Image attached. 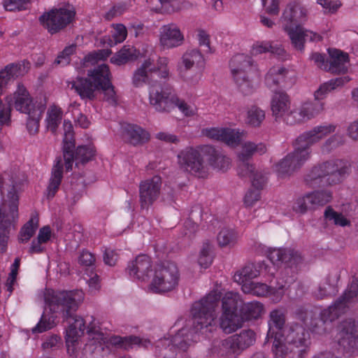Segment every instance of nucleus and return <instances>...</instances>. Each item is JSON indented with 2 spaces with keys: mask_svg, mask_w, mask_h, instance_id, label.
<instances>
[{
  "mask_svg": "<svg viewBox=\"0 0 358 358\" xmlns=\"http://www.w3.org/2000/svg\"><path fill=\"white\" fill-rule=\"evenodd\" d=\"M336 128L335 124L326 123L315 126L301 134L293 143L294 156H309L310 153H313V150L316 148L313 145L334 133Z\"/></svg>",
  "mask_w": 358,
  "mask_h": 358,
  "instance_id": "8",
  "label": "nucleus"
},
{
  "mask_svg": "<svg viewBox=\"0 0 358 358\" xmlns=\"http://www.w3.org/2000/svg\"><path fill=\"white\" fill-rule=\"evenodd\" d=\"M307 19L308 10L305 7L298 3H290L287 6L282 15V27H285L286 24L294 27L301 26Z\"/></svg>",
  "mask_w": 358,
  "mask_h": 358,
  "instance_id": "27",
  "label": "nucleus"
},
{
  "mask_svg": "<svg viewBox=\"0 0 358 358\" xmlns=\"http://www.w3.org/2000/svg\"><path fill=\"white\" fill-rule=\"evenodd\" d=\"M75 15L73 6L68 5L52 9L41 16L40 21L50 33L55 34L69 24L73 20Z\"/></svg>",
  "mask_w": 358,
  "mask_h": 358,
  "instance_id": "12",
  "label": "nucleus"
},
{
  "mask_svg": "<svg viewBox=\"0 0 358 358\" xmlns=\"http://www.w3.org/2000/svg\"><path fill=\"white\" fill-rule=\"evenodd\" d=\"M110 54L111 51L108 49L100 50L91 52L84 58L83 65L85 67L94 65L99 61L106 59Z\"/></svg>",
  "mask_w": 358,
  "mask_h": 358,
  "instance_id": "56",
  "label": "nucleus"
},
{
  "mask_svg": "<svg viewBox=\"0 0 358 358\" xmlns=\"http://www.w3.org/2000/svg\"><path fill=\"white\" fill-rule=\"evenodd\" d=\"M8 198L9 199V215H6L3 213L0 218V252L1 253L6 251L12 222H15L18 217L19 197L14 185L8 192Z\"/></svg>",
  "mask_w": 358,
  "mask_h": 358,
  "instance_id": "13",
  "label": "nucleus"
},
{
  "mask_svg": "<svg viewBox=\"0 0 358 358\" xmlns=\"http://www.w3.org/2000/svg\"><path fill=\"white\" fill-rule=\"evenodd\" d=\"M184 157H215V149L209 145H199L195 148H187L183 152Z\"/></svg>",
  "mask_w": 358,
  "mask_h": 358,
  "instance_id": "48",
  "label": "nucleus"
},
{
  "mask_svg": "<svg viewBox=\"0 0 358 358\" xmlns=\"http://www.w3.org/2000/svg\"><path fill=\"white\" fill-rule=\"evenodd\" d=\"M271 287L261 282H246L242 285L243 291L246 294H251L257 296H266L270 289Z\"/></svg>",
  "mask_w": 358,
  "mask_h": 358,
  "instance_id": "51",
  "label": "nucleus"
},
{
  "mask_svg": "<svg viewBox=\"0 0 358 358\" xmlns=\"http://www.w3.org/2000/svg\"><path fill=\"white\" fill-rule=\"evenodd\" d=\"M111 38L110 36H104L102 39L103 44L110 47L123 42L127 36V30L124 25L116 24L112 25Z\"/></svg>",
  "mask_w": 358,
  "mask_h": 358,
  "instance_id": "42",
  "label": "nucleus"
},
{
  "mask_svg": "<svg viewBox=\"0 0 358 358\" xmlns=\"http://www.w3.org/2000/svg\"><path fill=\"white\" fill-rule=\"evenodd\" d=\"M217 242L221 248L232 246L235 244L237 235L234 230L229 228H223L217 236Z\"/></svg>",
  "mask_w": 358,
  "mask_h": 358,
  "instance_id": "53",
  "label": "nucleus"
},
{
  "mask_svg": "<svg viewBox=\"0 0 358 358\" xmlns=\"http://www.w3.org/2000/svg\"><path fill=\"white\" fill-rule=\"evenodd\" d=\"M279 340L280 345H284L287 350L282 357L275 356L276 358H285L288 354L289 346L303 347L308 346L309 334L303 327L299 324H294L289 327H285Z\"/></svg>",
  "mask_w": 358,
  "mask_h": 358,
  "instance_id": "17",
  "label": "nucleus"
},
{
  "mask_svg": "<svg viewBox=\"0 0 358 358\" xmlns=\"http://www.w3.org/2000/svg\"><path fill=\"white\" fill-rule=\"evenodd\" d=\"M180 169L195 175L199 178H205L208 173V166L203 164V158H178Z\"/></svg>",
  "mask_w": 358,
  "mask_h": 358,
  "instance_id": "33",
  "label": "nucleus"
},
{
  "mask_svg": "<svg viewBox=\"0 0 358 358\" xmlns=\"http://www.w3.org/2000/svg\"><path fill=\"white\" fill-rule=\"evenodd\" d=\"M324 219L335 225L345 227L350 224V222L341 213L334 210L331 206H327L324 213Z\"/></svg>",
  "mask_w": 358,
  "mask_h": 358,
  "instance_id": "52",
  "label": "nucleus"
},
{
  "mask_svg": "<svg viewBox=\"0 0 358 358\" xmlns=\"http://www.w3.org/2000/svg\"><path fill=\"white\" fill-rule=\"evenodd\" d=\"M312 306L309 304L301 305L296 307L294 314L297 319L300 320L304 323H307L308 320H311L316 313L314 311Z\"/></svg>",
  "mask_w": 358,
  "mask_h": 358,
  "instance_id": "57",
  "label": "nucleus"
},
{
  "mask_svg": "<svg viewBox=\"0 0 358 358\" xmlns=\"http://www.w3.org/2000/svg\"><path fill=\"white\" fill-rule=\"evenodd\" d=\"M66 321L69 324L68 329L66 330V341L73 343L78 337L84 335L85 322L83 317L78 316L76 313H73V316L69 317Z\"/></svg>",
  "mask_w": 358,
  "mask_h": 358,
  "instance_id": "34",
  "label": "nucleus"
},
{
  "mask_svg": "<svg viewBox=\"0 0 358 358\" xmlns=\"http://www.w3.org/2000/svg\"><path fill=\"white\" fill-rule=\"evenodd\" d=\"M211 246L209 243H204L201 250L198 262L201 267L205 268L210 266L213 262V257L210 255Z\"/></svg>",
  "mask_w": 358,
  "mask_h": 358,
  "instance_id": "59",
  "label": "nucleus"
},
{
  "mask_svg": "<svg viewBox=\"0 0 358 358\" xmlns=\"http://www.w3.org/2000/svg\"><path fill=\"white\" fill-rule=\"evenodd\" d=\"M184 35L176 24L162 26L159 30V43L163 50H169L181 45Z\"/></svg>",
  "mask_w": 358,
  "mask_h": 358,
  "instance_id": "23",
  "label": "nucleus"
},
{
  "mask_svg": "<svg viewBox=\"0 0 358 358\" xmlns=\"http://www.w3.org/2000/svg\"><path fill=\"white\" fill-rule=\"evenodd\" d=\"M236 164L237 174L241 178L250 177L257 170L252 158H237Z\"/></svg>",
  "mask_w": 358,
  "mask_h": 358,
  "instance_id": "49",
  "label": "nucleus"
},
{
  "mask_svg": "<svg viewBox=\"0 0 358 358\" xmlns=\"http://www.w3.org/2000/svg\"><path fill=\"white\" fill-rule=\"evenodd\" d=\"M289 73L294 75L293 72H289L280 66H273L268 71L266 76V83L269 87H272L285 80L287 75Z\"/></svg>",
  "mask_w": 358,
  "mask_h": 358,
  "instance_id": "46",
  "label": "nucleus"
},
{
  "mask_svg": "<svg viewBox=\"0 0 358 358\" xmlns=\"http://www.w3.org/2000/svg\"><path fill=\"white\" fill-rule=\"evenodd\" d=\"M265 119V112L257 106H251L245 110V122L253 127H259Z\"/></svg>",
  "mask_w": 358,
  "mask_h": 358,
  "instance_id": "44",
  "label": "nucleus"
},
{
  "mask_svg": "<svg viewBox=\"0 0 358 358\" xmlns=\"http://www.w3.org/2000/svg\"><path fill=\"white\" fill-rule=\"evenodd\" d=\"M358 297V278H353L350 285L345 292L337 299L341 301V305L345 306V310L349 308L350 303L355 302Z\"/></svg>",
  "mask_w": 358,
  "mask_h": 358,
  "instance_id": "45",
  "label": "nucleus"
},
{
  "mask_svg": "<svg viewBox=\"0 0 358 358\" xmlns=\"http://www.w3.org/2000/svg\"><path fill=\"white\" fill-rule=\"evenodd\" d=\"M260 191L257 189H250L245 195L244 203L247 206H252L260 199Z\"/></svg>",
  "mask_w": 358,
  "mask_h": 358,
  "instance_id": "62",
  "label": "nucleus"
},
{
  "mask_svg": "<svg viewBox=\"0 0 358 358\" xmlns=\"http://www.w3.org/2000/svg\"><path fill=\"white\" fill-rule=\"evenodd\" d=\"M169 59L167 57H159L155 61V57L151 55L135 71L133 83L136 86H141L144 83L150 85L149 101L157 111L170 112L177 107L184 115L193 116L196 113V107L180 99L171 87L159 83L152 84L155 74L164 79L169 77Z\"/></svg>",
  "mask_w": 358,
  "mask_h": 358,
  "instance_id": "1",
  "label": "nucleus"
},
{
  "mask_svg": "<svg viewBox=\"0 0 358 358\" xmlns=\"http://www.w3.org/2000/svg\"><path fill=\"white\" fill-rule=\"evenodd\" d=\"M222 308L220 327L225 334H231L241 328L245 321L259 318L264 311L260 302L245 303L238 294L231 292L227 293L222 298Z\"/></svg>",
  "mask_w": 358,
  "mask_h": 358,
  "instance_id": "3",
  "label": "nucleus"
},
{
  "mask_svg": "<svg viewBox=\"0 0 358 358\" xmlns=\"http://www.w3.org/2000/svg\"><path fill=\"white\" fill-rule=\"evenodd\" d=\"M220 298V293L214 291L193 303L191 309L192 324L190 334L194 332L206 334L216 329L215 310Z\"/></svg>",
  "mask_w": 358,
  "mask_h": 358,
  "instance_id": "6",
  "label": "nucleus"
},
{
  "mask_svg": "<svg viewBox=\"0 0 358 358\" xmlns=\"http://www.w3.org/2000/svg\"><path fill=\"white\" fill-rule=\"evenodd\" d=\"M338 343L345 352L358 350V322L352 318L342 321L338 327Z\"/></svg>",
  "mask_w": 358,
  "mask_h": 358,
  "instance_id": "16",
  "label": "nucleus"
},
{
  "mask_svg": "<svg viewBox=\"0 0 358 358\" xmlns=\"http://www.w3.org/2000/svg\"><path fill=\"white\" fill-rule=\"evenodd\" d=\"M329 61L326 71L340 74L347 72L349 66V57L345 52L337 49H329Z\"/></svg>",
  "mask_w": 358,
  "mask_h": 358,
  "instance_id": "28",
  "label": "nucleus"
},
{
  "mask_svg": "<svg viewBox=\"0 0 358 358\" xmlns=\"http://www.w3.org/2000/svg\"><path fill=\"white\" fill-rule=\"evenodd\" d=\"M283 29L289 36L294 48L301 52L304 49L306 41H320L322 39V37L318 34L310 30L305 29L301 26L294 27L286 24L285 27H283Z\"/></svg>",
  "mask_w": 358,
  "mask_h": 358,
  "instance_id": "24",
  "label": "nucleus"
},
{
  "mask_svg": "<svg viewBox=\"0 0 358 358\" xmlns=\"http://www.w3.org/2000/svg\"><path fill=\"white\" fill-rule=\"evenodd\" d=\"M92 321L90 322L88 327L87 333L90 336L94 335L93 339H96L98 341H104V336L103 334L100 331V329L99 327L96 326L94 321L95 319L94 317H91Z\"/></svg>",
  "mask_w": 358,
  "mask_h": 358,
  "instance_id": "63",
  "label": "nucleus"
},
{
  "mask_svg": "<svg viewBox=\"0 0 358 358\" xmlns=\"http://www.w3.org/2000/svg\"><path fill=\"white\" fill-rule=\"evenodd\" d=\"M286 310L283 308H279L271 310L269 313V320L268 322V330L266 338V343H272V351L275 356L282 357L283 353L287 348L284 345H280L279 340L282 334L284 332L285 324Z\"/></svg>",
  "mask_w": 358,
  "mask_h": 358,
  "instance_id": "11",
  "label": "nucleus"
},
{
  "mask_svg": "<svg viewBox=\"0 0 358 358\" xmlns=\"http://www.w3.org/2000/svg\"><path fill=\"white\" fill-rule=\"evenodd\" d=\"M339 275H329L324 282L321 283L317 289L313 292L314 296L318 299L335 295L338 292L337 282Z\"/></svg>",
  "mask_w": 358,
  "mask_h": 358,
  "instance_id": "35",
  "label": "nucleus"
},
{
  "mask_svg": "<svg viewBox=\"0 0 358 358\" xmlns=\"http://www.w3.org/2000/svg\"><path fill=\"white\" fill-rule=\"evenodd\" d=\"M38 227V215L32 216L30 220L24 224L19 233V241L20 243L27 242L35 234Z\"/></svg>",
  "mask_w": 358,
  "mask_h": 358,
  "instance_id": "47",
  "label": "nucleus"
},
{
  "mask_svg": "<svg viewBox=\"0 0 358 358\" xmlns=\"http://www.w3.org/2000/svg\"><path fill=\"white\" fill-rule=\"evenodd\" d=\"M267 173L256 170L250 177L251 178L252 187L262 190L266 186L268 181Z\"/></svg>",
  "mask_w": 358,
  "mask_h": 358,
  "instance_id": "58",
  "label": "nucleus"
},
{
  "mask_svg": "<svg viewBox=\"0 0 358 358\" xmlns=\"http://www.w3.org/2000/svg\"><path fill=\"white\" fill-rule=\"evenodd\" d=\"M63 170L64 163L62 158H59L52 169L51 178L48 187V199H52L59 189L63 178Z\"/></svg>",
  "mask_w": 358,
  "mask_h": 358,
  "instance_id": "36",
  "label": "nucleus"
},
{
  "mask_svg": "<svg viewBox=\"0 0 358 358\" xmlns=\"http://www.w3.org/2000/svg\"><path fill=\"white\" fill-rule=\"evenodd\" d=\"M65 159L64 165L66 171L72 170L73 164L75 162V166L78 169L85 166L92 158H64Z\"/></svg>",
  "mask_w": 358,
  "mask_h": 358,
  "instance_id": "61",
  "label": "nucleus"
},
{
  "mask_svg": "<svg viewBox=\"0 0 358 358\" xmlns=\"http://www.w3.org/2000/svg\"><path fill=\"white\" fill-rule=\"evenodd\" d=\"M206 59L201 52L196 48L187 49L181 56L178 64V76L189 84H196L201 78V70L204 69Z\"/></svg>",
  "mask_w": 358,
  "mask_h": 358,
  "instance_id": "7",
  "label": "nucleus"
},
{
  "mask_svg": "<svg viewBox=\"0 0 358 358\" xmlns=\"http://www.w3.org/2000/svg\"><path fill=\"white\" fill-rule=\"evenodd\" d=\"M268 258L273 265L278 266L285 264L288 267L295 266L296 268L303 261L301 255L291 249H274L269 253Z\"/></svg>",
  "mask_w": 358,
  "mask_h": 358,
  "instance_id": "26",
  "label": "nucleus"
},
{
  "mask_svg": "<svg viewBox=\"0 0 358 358\" xmlns=\"http://www.w3.org/2000/svg\"><path fill=\"white\" fill-rule=\"evenodd\" d=\"M350 164L340 158H334L313 166L305 176L306 185L311 187L334 185L349 175Z\"/></svg>",
  "mask_w": 358,
  "mask_h": 358,
  "instance_id": "5",
  "label": "nucleus"
},
{
  "mask_svg": "<svg viewBox=\"0 0 358 358\" xmlns=\"http://www.w3.org/2000/svg\"><path fill=\"white\" fill-rule=\"evenodd\" d=\"M346 312L340 301L324 309L318 317L314 316L308 324L311 331L317 334H324L328 331V325Z\"/></svg>",
  "mask_w": 358,
  "mask_h": 358,
  "instance_id": "15",
  "label": "nucleus"
},
{
  "mask_svg": "<svg viewBox=\"0 0 358 358\" xmlns=\"http://www.w3.org/2000/svg\"><path fill=\"white\" fill-rule=\"evenodd\" d=\"M189 341L186 329L182 328L171 339H164L156 346V355L158 358H176L178 350L187 351Z\"/></svg>",
  "mask_w": 358,
  "mask_h": 358,
  "instance_id": "14",
  "label": "nucleus"
},
{
  "mask_svg": "<svg viewBox=\"0 0 358 358\" xmlns=\"http://www.w3.org/2000/svg\"><path fill=\"white\" fill-rule=\"evenodd\" d=\"M256 340V334L251 329L242 330L239 334H234L222 341L224 349H229L234 354H239L243 350L252 345Z\"/></svg>",
  "mask_w": 358,
  "mask_h": 358,
  "instance_id": "21",
  "label": "nucleus"
},
{
  "mask_svg": "<svg viewBox=\"0 0 358 358\" xmlns=\"http://www.w3.org/2000/svg\"><path fill=\"white\" fill-rule=\"evenodd\" d=\"M333 90L329 81L322 83L319 88L314 92L315 100L320 101L324 99L327 95Z\"/></svg>",
  "mask_w": 358,
  "mask_h": 358,
  "instance_id": "64",
  "label": "nucleus"
},
{
  "mask_svg": "<svg viewBox=\"0 0 358 358\" xmlns=\"http://www.w3.org/2000/svg\"><path fill=\"white\" fill-rule=\"evenodd\" d=\"M332 199L331 192L327 190L315 191L299 198L293 208L294 211L305 213L308 210L315 209L317 206H322Z\"/></svg>",
  "mask_w": 358,
  "mask_h": 358,
  "instance_id": "18",
  "label": "nucleus"
},
{
  "mask_svg": "<svg viewBox=\"0 0 358 358\" xmlns=\"http://www.w3.org/2000/svg\"><path fill=\"white\" fill-rule=\"evenodd\" d=\"M267 265L264 261L259 262L257 264L248 263L241 270L238 271L234 275V281L243 285L246 282H252V279L259 275L261 271L264 268L266 270Z\"/></svg>",
  "mask_w": 358,
  "mask_h": 358,
  "instance_id": "31",
  "label": "nucleus"
},
{
  "mask_svg": "<svg viewBox=\"0 0 358 358\" xmlns=\"http://www.w3.org/2000/svg\"><path fill=\"white\" fill-rule=\"evenodd\" d=\"M324 110L323 103L304 102L292 107V117L288 118V124L293 125L310 120Z\"/></svg>",
  "mask_w": 358,
  "mask_h": 358,
  "instance_id": "20",
  "label": "nucleus"
},
{
  "mask_svg": "<svg viewBox=\"0 0 358 358\" xmlns=\"http://www.w3.org/2000/svg\"><path fill=\"white\" fill-rule=\"evenodd\" d=\"M88 78L77 77L67 82V87L74 90L82 99L92 100L96 96V90L101 89L103 99L110 105L117 103V96L110 82V73L108 66L101 64L94 70L89 71Z\"/></svg>",
  "mask_w": 358,
  "mask_h": 358,
  "instance_id": "4",
  "label": "nucleus"
},
{
  "mask_svg": "<svg viewBox=\"0 0 358 358\" xmlns=\"http://www.w3.org/2000/svg\"><path fill=\"white\" fill-rule=\"evenodd\" d=\"M179 272L176 264L164 262L157 264L151 283V289L156 293L166 292L173 289L178 284Z\"/></svg>",
  "mask_w": 358,
  "mask_h": 358,
  "instance_id": "10",
  "label": "nucleus"
},
{
  "mask_svg": "<svg viewBox=\"0 0 358 358\" xmlns=\"http://www.w3.org/2000/svg\"><path fill=\"white\" fill-rule=\"evenodd\" d=\"M269 52L278 57L281 59L287 58V54L281 45H274L268 41H262L255 43L252 46V52L253 55H259Z\"/></svg>",
  "mask_w": 358,
  "mask_h": 358,
  "instance_id": "39",
  "label": "nucleus"
},
{
  "mask_svg": "<svg viewBox=\"0 0 358 358\" xmlns=\"http://www.w3.org/2000/svg\"><path fill=\"white\" fill-rule=\"evenodd\" d=\"M62 148L64 157L66 155H69V157H73L74 151L76 155V157H94L97 155L96 150L92 144L78 146L75 150V143L73 138L71 139L64 138Z\"/></svg>",
  "mask_w": 358,
  "mask_h": 358,
  "instance_id": "32",
  "label": "nucleus"
},
{
  "mask_svg": "<svg viewBox=\"0 0 358 358\" xmlns=\"http://www.w3.org/2000/svg\"><path fill=\"white\" fill-rule=\"evenodd\" d=\"M79 106L78 103L74 102L70 104L68 111L72 113L76 124L82 128H88L90 125V121L85 115L80 113Z\"/></svg>",
  "mask_w": 358,
  "mask_h": 358,
  "instance_id": "55",
  "label": "nucleus"
},
{
  "mask_svg": "<svg viewBox=\"0 0 358 358\" xmlns=\"http://www.w3.org/2000/svg\"><path fill=\"white\" fill-rule=\"evenodd\" d=\"M63 110L55 104L50 105L46 113L45 123L48 129L55 133L63 119Z\"/></svg>",
  "mask_w": 358,
  "mask_h": 358,
  "instance_id": "40",
  "label": "nucleus"
},
{
  "mask_svg": "<svg viewBox=\"0 0 358 358\" xmlns=\"http://www.w3.org/2000/svg\"><path fill=\"white\" fill-rule=\"evenodd\" d=\"M201 216V208L197 206L195 207L194 209H192L189 213V217L185 222V236H190L192 234H194L197 229L198 224L196 222L197 220H199Z\"/></svg>",
  "mask_w": 358,
  "mask_h": 358,
  "instance_id": "50",
  "label": "nucleus"
},
{
  "mask_svg": "<svg viewBox=\"0 0 358 358\" xmlns=\"http://www.w3.org/2000/svg\"><path fill=\"white\" fill-rule=\"evenodd\" d=\"M271 108L273 115L288 124V118L292 117V108L288 95L282 92H275L271 99Z\"/></svg>",
  "mask_w": 358,
  "mask_h": 358,
  "instance_id": "25",
  "label": "nucleus"
},
{
  "mask_svg": "<svg viewBox=\"0 0 358 358\" xmlns=\"http://www.w3.org/2000/svg\"><path fill=\"white\" fill-rule=\"evenodd\" d=\"M138 56V52L134 46L124 45L110 59V62L116 65H122L130 60L135 59Z\"/></svg>",
  "mask_w": 358,
  "mask_h": 358,
  "instance_id": "43",
  "label": "nucleus"
},
{
  "mask_svg": "<svg viewBox=\"0 0 358 358\" xmlns=\"http://www.w3.org/2000/svg\"><path fill=\"white\" fill-rule=\"evenodd\" d=\"M229 65L233 78L240 90L245 94H250L255 87L252 79L255 68L251 58L244 54H238L233 57Z\"/></svg>",
  "mask_w": 358,
  "mask_h": 358,
  "instance_id": "9",
  "label": "nucleus"
},
{
  "mask_svg": "<svg viewBox=\"0 0 358 358\" xmlns=\"http://www.w3.org/2000/svg\"><path fill=\"white\" fill-rule=\"evenodd\" d=\"M341 137L335 134L328 138L324 143H323L319 147H316L313 150V153H310V155H335L338 153V150L341 145Z\"/></svg>",
  "mask_w": 358,
  "mask_h": 358,
  "instance_id": "37",
  "label": "nucleus"
},
{
  "mask_svg": "<svg viewBox=\"0 0 358 358\" xmlns=\"http://www.w3.org/2000/svg\"><path fill=\"white\" fill-rule=\"evenodd\" d=\"M162 185V179L154 176L151 179L142 182L139 186L140 201L143 208L148 207L158 198Z\"/></svg>",
  "mask_w": 358,
  "mask_h": 358,
  "instance_id": "22",
  "label": "nucleus"
},
{
  "mask_svg": "<svg viewBox=\"0 0 358 358\" xmlns=\"http://www.w3.org/2000/svg\"><path fill=\"white\" fill-rule=\"evenodd\" d=\"M206 136L224 142L230 147L238 146L245 136V132L238 129L210 128L203 131Z\"/></svg>",
  "mask_w": 358,
  "mask_h": 358,
  "instance_id": "19",
  "label": "nucleus"
},
{
  "mask_svg": "<svg viewBox=\"0 0 358 358\" xmlns=\"http://www.w3.org/2000/svg\"><path fill=\"white\" fill-rule=\"evenodd\" d=\"M230 158H208V164L213 169L226 171L231 166Z\"/></svg>",
  "mask_w": 358,
  "mask_h": 358,
  "instance_id": "60",
  "label": "nucleus"
},
{
  "mask_svg": "<svg viewBox=\"0 0 358 358\" xmlns=\"http://www.w3.org/2000/svg\"><path fill=\"white\" fill-rule=\"evenodd\" d=\"M307 158H282L275 166V170L281 176L290 175L301 168Z\"/></svg>",
  "mask_w": 358,
  "mask_h": 358,
  "instance_id": "38",
  "label": "nucleus"
},
{
  "mask_svg": "<svg viewBox=\"0 0 358 358\" xmlns=\"http://www.w3.org/2000/svg\"><path fill=\"white\" fill-rule=\"evenodd\" d=\"M109 343L112 345L127 350L129 348H131L134 345H143L146 347L145 343H148L150 341H145L143 342L141 338L136 336H129L124 337L114 336L110 338Z\"/></svg>",
  "mask_w": 358,
  "mask_h": 358,
  "instance_id": "41",
  "label": "nucleus"
},
{
  "mask_svg": "<svg viewBox=\"0 0 358 358\" xmlns=\"http://www.w3.org/2000/svg\"><path fill=\"white\" fill-rule=\"evenodd\" d=\"M150 258L146 255H141L130 262L127 268L130 275H133L136 278L145 280L151 270Z\"/></svg>",
  "mask_w": 358,
  "mask_h": 358,
  "instance_id": "29",
  "label": "nucleus"
},
{
  "mask_svg": "<svg viewBox=\"0 0 358 358\" xmlns=\"http://www.w3.org/2000/svg\"><path fill=\"white\" fill-rule=\"evenodd\" d=\"M83 298L80 290H55L46 289L44 293V301L46 307L41 317L31 331L38 334L52 329L55 323L57 314L61 315L64 320L73 316Z\"/></svg>",
  "mask_w": 358,
  "mask_h": 358,
  "instance_id": "2",
  "label": "nucleus"
},
{
  "mask_svg": "<svg viewBox=\"0 0 358 358\" xmlns=\"http://www.w3.org/2000/svg\"><path fill=\"white\" fill-rule=\"evenodd\" d=\"M122 132L123 138L134 145L145 143L150 138L147 131L135 124L123 125Z\"/></svg>",
  "mask_w": 358,
  "mask_h": 358,
  "instance_id": "30",
  "label": "nucleus"
},
{
  "mask_svg": "<svg viewBox=\"0 0 358 358\" xmlns=\"http://www.w3.org/2000/svg\"><path fill=\"white\" fill-rule=\"evenodd\" d=\"M243 155L246 156L264 155L267 153V147L264 143L248 141L242 145Z\"/></svg>",
  "mask_w": 358,
  "mask_h": 358,
  "instance_id": "54",
  "label": "nucleus"
}]
</instances>
